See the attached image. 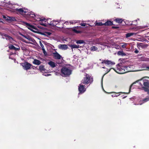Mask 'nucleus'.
Masks as SVG:
<instances>
[{"instance_id":"obj_4","label":"nucleus","mask_w":149,"mask_h":149,"mask_svg":"<svg viewBox=\"0 0 149 149\" xmlns=\"http://www.w3.org/2000/svg\"><path fill=\"white\" fill-rule=\"evenodd\" d=\"M128 67L125 66L123 67H122L123 68H120V67L119 65H118L117 67V70H118V71H116V72L120 74H122L126 73L129 71L127 69Z\"/></svg>"},{"instance_id":"obj_20","label":"nucleus","mask_w":149,"mask_h":149,"mask_svg":"<svg viewBox=\"0 0 149 149\" xmlns=\"http://www.w3.org/2000/svg\"><path fill=\"white\" fill-rule=\"evenodd\" d=\"M114 21L118 23L121 24L122 23L123 20L122 19L117 18L115 19Z\"/></svg>"},{"instance_id":"obj_34","label":"nucleus","mask_w":149,"mask_h":149,"mask_svg":"<svg viewBox=\"0 0 149 149\" xmlns=\"http://www.w3.org/2000/svg\"><path fill=\"white\" fill-rule=\"evenodd\" d=\"M95 25L96 26H102L104 25V23L103 24L101 22H96Z\"/></svg>"},{"instance_id":"obj_17","label":"nucleus","mask_w":149,"mask_h":149,"mask_svg":"<svg viewBox=\"0 0 149 149\" xmlns=\"http://www.w3.org/2000/svg\"><path fill=\"white\" fill-rule=\"evenodd\" d=\"M48 20H47L45 18L42 19L41 18V19L40 21L39 22L40 23V24L41 25L44 26H47L46 24L45 23H42V22L44 21L45 22H48Z\"/></svg>"},{"instance_id":"obj_27","label":"nucleus","mask_w":149,"mask_h":149,"mask_svg":"<svg viewBox=\"0 0 149 149\" xmlns=\"http://www.w3.org/2000/svg\"><path fill=\"white\" fill-rule=\"evenodd\" d=\"M130 92H129V91L128 93H125V92H120L118 93H116V94H115V95H114V97H118V96H119L120 94V93H124V94H128Z\"/></svg>"},{"instance_id":"obj_28","label":"nucleus","mask_w":149,"mask_h":149,"mask_svg":"<svg viewBox=\"0 0 149 149\" xmlns=\"http://www.w3.org/2000/svg\"><path fill=\"white\" fill-rule=\"evenodd\" d=\"M134 35H136L135 33H127L126 34V37L127 38H128V37H131V36H133Z\"/></svg>"},{"instance_id":"obj_39","label":"nucleus","mask_w":149,"mask_h":149,"mask_svg":"<svg viewBox=\"0 0 149 149\" xmlns=\"http://www.w3.org/2000/svg\"><path fill=\"white\" fill-rule=\"evenodd\" d=\"M119 27L117 26H112V28L113 29H118Z\"/></svg>"},{"instance_id":"obj_14","label":"nucleus","mask_w":149,"mask_h":149,"mask_svg":"<svg viewBox=\"0 0 149 149\" xmlns=\"http://www.w3.org/2000/svg\"><path fill=\"white\" fill-rule=\"evenodd\" d=\"M58 22H60L61 23L58 24L56 27L59 28H63L64 26V21L61 20H58Z\"/></svg>"},{"instance_id":"obj_2","label":"nucleus","mask_w":149,"mask_h":149,"mask_svg":"<svg viewBox=\"0 0 149 149\" xmlns=\"http://www.w3.org/2000/svg\"><path fill=\"white\" fill-rule=\"evenodd\" d=\"M81 81V83L85 84H90L93 81V78L90 75L86 74Z\"/></svg>"},{"instance_id":"obj_21","label":"nucleus","mask_w":149,"mask_h":149,"mask_svg":"<svg viewBox=\"0 0 149 149\" xmlns=\"http://www.w3.org/2000/svg\"><path fill=\"white\" fill-rule=\"evenodd\" d=\"M3 37H4L6 40H10L11 39H13V38L11 37L8 36L5 33L3 34Z\"/></svg>"},{"instance_id":"obj_29","label":"nucleus","mask_w":149,"mask_h":149,"mask_svg":"<svg viewBox=\"0 0 149 149\" xmlns=\"http://www.w3.org/2000/svg\"><path fill=\"white\" fill-rule=\"evenodd\" d=\"M29 15V17H31L32 18H34V17H35V15L33 13H28L26 14Z\"/></svg>"},{"instance_id":"obj_42","label":"nucleus","mask_w":149,"mask_h":149,"mask_svg":"<svg viewBox=\"0 0 149 149\" xmlns=\"http://www.w3.org/2000/svg\"><path fill=\"white\" fill-rule=\"evenodd\" d=\"M40 46L42 47V48H44V45L42 44L40 41Z\"/></svg>"},{"instance_id":"obj_5","label":"nucleus","mask_w":149,"mask_h":149,"mask_svg":"<svg viewBox=\"0 0 149 149\" xmlns=\"http://www.w3.org/2000/svg\"><path fill=\"white\" fill-rule=\"evenodd\" d=\"M22 23L24 25L26 26L29 29L33 32H35L33 30V29L37 30H38L36 27L29 23L24 21L22 22Z\"/></svg>"},{"instance_id":"obj_9","label":"nucleus","mask_w":149,"mask_h":149,"mask_svg":"<svg viewBox=\"0 0 149 149\" xmlns=\"http://www.w3.org/2000/svg\"><path fill=\"white\" fill-rule=\"evenodd\" d=\"M78 87L79 91L80 93H83L85 91L86 89L83 85L80 84Z\"/></svg>"},{"instance_id":"obj_15","label":"nucleus","mask_w":149,"mask_h":149,"mask_svg":"<svg viewBox=\"0 0 149 149\" xmlns=\"http://www.w3.org/2000/svg\"><path fill=\"white\" fill-rule=\"evenodd\" d=\"M148 45L147 44H145L143 43H140L138 44V47H141L142 48H146Z\"/></svg>"},{"instance_id":"obj_23","label":"nucleus","mask_w":149,"mask_h":149,"mask_svg":"<svg viewBox=\"0 0 149 149\" xmlns=\"http://www.w3.org/2000/svg\"><path fill=\"white\" fill-rule=\"evenodd\" d=\"M142 67L144 68V70L149 71V65L143 64L142 65Z\"/></svg>"},{"instance_id":"obj_44","label":"nucleus","mask_w":149,"mask_h":149,"mask_svg":"<svg viewBox=\"0 0 149 149\" xmlns=\"http://www.w3.org/2000/svg\"><path fill=\"white\" fill-rule=\"evenodd\" d=\"M45 33L47 34L48 35H50L51 34V33L50 32H46Z\"/></svg>"},{"instance_id":"obj_31","label":"nucleus","mask_w":149,"mask_h":149,"mask_svg":"<svg viewBox=\"0 0 149 149\" xmlns=\"http://www.w3.org/2000/svg\"><path fill=\"white\" fill-rule=\"evenodd\" d=\"M35 19L37 21H40L41 19V18L39 17V16H36L35 15V17H34Z\"/></svg>"},{"instance_id":"obj_45","label":"nucleus","mask_w":149,"mask_h":149,"mask_svg":"<svg viewBox=\"0 0 149 149\" xmlns=\"http://www.w3.org/2000/svg\"><path fill=\"white\" fill-rule=\"evenodd\" d=\"M42 50L44 54H45V53L46 52L45 50L44 49V48H42Z\"/></svg>"},{"instance_id":"obj_24","label":"nucleus","mask_w":149,"mask_h":149,"mask_svg":"<svg viewBox=\"0 0 149 149\" xmlns=\"http://www.w3.org/2000/svg\"><path fill=\"white\" fill-rule=\"evenodd\" d=\"M48 64L52 68H54L56 66V64L52 61H50L48 63Z\"/></svg>"},{"instance_id":"obj_25","label":"nucleus","mask_w":149,"mask_h":149,"mask_svg":"<svg viewBox=\"0 0 149 149\" xmlns=\"http://www.w3.org/2000/svg\"><path fill=\"white\" fill-rule=\"evenodd\" d=\"M39 70L42 72V71L45 70L46 69L44 68V66L43 65H41L39 67Z\"/></svg>"},{"instance_id":"obj_43","label":"nucleus","mask_w":149,"mask_h":149,"mask_svg":"<svg viewBox=\"0 0 149 149\" xmlns=\"http://www.w3.org/2000/svg\"><path fill=\"white\" fill-rule=\"evenodd\" d=\"M66 24V25H68L69 24V22L68 21H66L65 22H64V24Z\"/></svg>"},{"instance_id":"obj_50","label":"nucleus","mask_w":149,"mask_h":149,"mask_svg":"<svg viewBox=\"0 0 149 149\" xmlns=\"http://www.w3.org/2000/svg\"><path fill=\"white\" fill-rule=\"evenodd\" d=\"M0 22H2V19L0 18Z\"/></svg>"},{"instance_id":"obj_35","label":"nucleus","mask_w":149,"mask_h":149,"mask_svg":"<svg viewBox=\"0 0 149 149\" xmlns=\"http://www.w3.org/2000/svg\"><path fill=\"white\" fill-rule=\"evenodd\" d=\"M72 31L74 33H79L81 32V31H77L74 29H72Z\"/></svg>"},{"instance_id":"obj_19","label":"nucleus","mask_w":149,"mask_h":149,"mask_svg":"<svg viewBox=\"0 0 149 149\" xmlns=\"http://www.w3.org/2000/svg\"><path fill=\"white\" fill-rule=\"evenodd\" d=\"M33 63L36 65H39L41 63V62L38 60L34 59L33 62Z\"/></svg>"},{"instance_id":"obj_8","label":"nucleus","mask_w":149,"mask_h":149,"mask_svg":"<svg viewBox=\"0 0 149 149\" xmlns=\"http://www.w3.org/2000/svg\"><path fill=\"white\" fill-rule=\"evenodd\" d=\"M58 20L57 21L53 20L50 22L49 23L48 22H47V23L49 25L52 26H57L58 24L61 23L60 22H58Z\"/></svg>"},{"instance_id":"obj_18","label":"nucleus","mask_w":149,"mask_h":149,"mask_svg":"<svg viewBox=\"0 0 149 149\" xmlns=\"http://www.w3.org/2000/svg\"><path fill=\"white\" fill-rule=\"evenodd\" d=\"M104 25L105 26H112L113 25H115L113 24V22L109 20L107 21L106 22L104 23Z\"/></svg>"},{"instance_id":"obj_6","label":"nucleus","mask_w":149,"mask_h":149,"mask_svg":"<svg viewBox=\"0 0 149 149\" xmlns=\"http://www.w3.org/2000/svg\"><path fill=\"white\" fill-rule=\"evenodd\" d=\"M22 66L24 69L26 70H29L31 68H34L33 67V66L31 64L28 62H26L22 63Z\"/></svg>"},{"instance_id":"obj_52","label":"nucleus","mask_w":149,"mask_h":149,"mask_svg":"<svg viewBox=\"0 0 149 149\" xmlns=\"http://www.w3.org/2000/svg\"><path fill=\"white\" fill-rule=\"evenodd\" d=\"M102 68H105V67H102Z\"/></svg>"},{"instance_id":"obj_40","label":"nucleus","mask_w":149,"mask_h":149,"mask_svg":"<svg viewBox=\"0 0 149 149\" xmlns=\"http://www.w3.org/2000/svg\"><path fill=\"white\" fill-rule=\"evenodd\" d=\"M86 24L85 23H81L80 24V25H81V26H86Z\"/></svg>"},{"instance_id":"obj_16","label":"nucleus","mask_w":149,"mask_h":149,"mask_svg":"<svg viewBox=\"0 0 149 149\" xmlns=\"http://www.w3.org/2000/svg\"><path fill=\"white\" fill-rule=\"evenodd\" d=\"M6 20L8 22L16 21V19L15 17H8L6 19Z\"/></svg>"},{"instance_id":"obj_48","label":"nucleus","mask_w":149,"mask_h":149,"mask_svg":"<svg viewBox=\"0 0 149 149\" xmlns=\"http://www.w3.org/2000/svg\"><path fill=\"white\" fill-rule=\"evenodd\" d=\"M3 17L5 19H6L7 18H6V17L5 16H3Z\"/></svg>"},{"instance_id":"obj_46","label":"nucleus","mask_w":149,"mask_h":149,"mask_svg":"<svg viewBox=\"0 0 149 149\" xmlns=\"http://www.w3.org/2000/svg\"><path fill=\"white\" fill-rule=\"evenodd\" d=\"M134 52L136 54H137L139 52V51L136 49L134 51Z\"/></svg>"},{"instance_id":"obj_51","label":"nucleus","mask_w":149,"mask_h":149,"mask_svg":"<svg viewBox=\"0 0 149 149\" xmlns=\"http://www.w3.org/2000/svg\"><path fill=\"white\" fill-rule=\"evenodd\" d=\"M41 33L42 35H44V34L42 33Z\"/></svg>"},{"instance_id":"obj_12","label":"nucleus","mask_w":149,"mask_h":149,"mask_svg":"<svg viewBox=\"0 0 149 149\" xmlns=\"http://www.w3.org/2000/svg\"><path fill=\"white\" fill-rule=\"evenodd\" d=\"M8 48L11 50H14L15 51L19 50L20 49V47L19 46H18L17 47H15L12 44L9 45Z\"/></svg>"},{"instance_id":"obj_13","label":"nucleus","mask_w":149,"mask_h":149,"mask_svg":"<svg viewBox=\"0 0 149 149\" xmlns=\"http://www.w3.org/2000/svg\"><path fill=\"white\" fill-rule=\"evenodd\" d=\"M16 11L19 13L20 14H22L23 13H26L27 12V10H23V9L22 8H20L19 9L17 8L16 9Z\"/></svg>"},{"instance_id":"obj_1","label":"nucleus","mask_w":149,"mask_h":149,"mask_svg":"<svg viewBox=\"0 0 149 149\" xmlns=\"http://www.w3.org/2000/svg\"><path fill=\"white\" fill-rule=\"evenodd\" d=\"M139 82V84L142 87H144L147 88H149V82L148 80L143 79V78H142L140 79H139L136 81L132 83L130 86L129 88V92L131 91V88L133 85L136 83V82Z\"/></svg>"},{"instance_id":"obj_36","label":"nucleus","mask_w":149,"mask_h":149,"mask_svg":"<svg viewBox=\"0 0 149 149\" xmlns=\"http://www.w3.org/2000/svg\"><path fill=\"white\" fill-rule=\"evenodd\" d=\"M91 50L94 51L97 50V48L96 47L93 46L91 47Z\"/></svg>"},{"instance_id":"obj_32","label":"nucleus","mask_w":149,"mask_h":149,"mask_svg":"<svg viewBox=\"0 0 149 149\" xmlns=\"http://www.w3.org/2000/svg\"><path fill=\"white\" fill-rule=\"evenodd\" d=\"M142 89L144 90L145 92H147L148 94L149 95V89L148 88L144 87H142Z\"/></svg>"},{"instance_id":"obj_47","label":"nucleus","mask_w":149,"mask_h":149,"mask_svg":"<svg viewBox=\"0 0 149 149\" xmlns=\"http://www.w3.org/2000/svg\"><path fill=\"white\" fill-rule=\"evenodd\" d=\"M21 49H22V50H25V47H21Z\"/></svg>"},{"instance_id":"obj_38","label":"nucleus","mask_w":149,"mask_h":149,"mask_svg":"<svg viewBox=\"0 0 149 149\" xmlns=\"http://www.w3.org/2000/svg\"><path fill=\"white\" fill-rule=\"evenodd\" d=\"M149 100V98H145L142 100V101H143L144 102H146L148 101Z\"/></svg>"},{"instance_id":"obj_30","label":"nucleus","mask_w":149,"mask_h":149,"mask_svg":"<svg viewBox=\"0 0 149 149\" xmlns=\"http://www.w3.org/2000/svg\"><path fill=\"white\" fill-rule=\"evenodd\" d=\"M22 36L23 37L28 40L29 41H31V37L29 35H22Z\"/></svg>"},{"instance_id":"obj_37","label":"nucleus","mask_w":149,"mask_h":149,"mask_svg":"<svg viewBox=\"0 0 149 149\" xmlns=\"http://www.w3.org/2000/svg\"><path fill=\"white\" fill-rule=\"evenodd\" d=\"M113 69V70H114L116 72V70H115V69H114V68H111L109 70V69H107V68H106V69H107V70H106V73H105V74L104 75H103V77L106 74H107V73H108V72H109L111 70V69Z\"/></svg>"},{"instance_id":"obj_3","label":"nucleus","mask_w":149,"mask_h":149,"mask_svg":"<svg viewBox=\"0 0 149 149\" xmlns=\"http://www.w3.org/2000/svg\"><path fill=\"white\" fill-rule=\"evenodd\" d=\"M72 70L68 68L63 67L61 69V75L63 77H66L70 75Z\"/></svg>"},{"instance_id":"obj_53","label":"nucleus","mask_w":149,"mask_h":149,"mask_svg":"<svg viewBox=\"0 0 149 149\" xmlns=\"http://www.w3.org/2000/svg\"><path fill=\"white\" fill-rule=\"evenodd\" d=\"M100 61H101L102 60H101V59H100Z\"/></svg>"},{"instance_id":"obj_11","label":"nucleus","mask_w":149,"mask_h":149,"mask_svg":"<svg viewBox=\"0 0 149 149\" xmlns=\"http://www.w3.org/2000/svg\"><path fill=\"white\" fill-rule=\"evenodd\" d=\"M58 47L60 49L65 50L68 48V46L65 44H60L58 45Z\"/></svg>"},{"instance_id":"obj_7","label":"nucleus","mask_w":149,"mask_h":149,"mask_svg":"<svg viewBox=\"0 0 149 149\" xmlns=\"http://www.w3.org/2000/svg\"><path fill=\"white\" fill-rule=\"evenodd\" d=\"M102 62L101 63L102 64L104 63L106 64H107L108 65H114L115 64V63L114 62H112L111 61H109L108 60H102Z\"/></svg>"},{"instance_id":"obj_22","label":"nucleus","mask_w":149,"mask_h":149,"mask_svg":"<svg viewBox=\"0 0 149 149\" xmlns=\"http://www.w3.org/2000/svg\"><path fill=\"white\" fill-rule=\"evenodd\" d=\"M117 54L118 56H125L126 55V54L124 53L122 50L121 51H119L117 52Z\"/></svg>"},{"instance_id":"obj_49","label":"nucleus","mask_w":149,"mask_h":149,"mask_svg":"<svg viewBox=\"0 0 149 149\" xmlns=\"http://www.w3.org/2000/svg\"><path fill=\"white\" fill-rule=\"evenodd\" d=\"M69 23H70L71 24H73V22H69Z\"/></svg>"},{"instance_id":"obj_26","label":"nucleus","mask_w":149,"mask_h":149,"mask_svg":"<svg viewBox=\"0 0 149 149\" xmlns=\"http://www.w3.org/2000/svg\"><path fill=\"white\" fill-rule=\"evenodd\" d=\"M71 48L72 49L73 48H78L79 47H80L79 45H76L73 44V45H71L70 46Z\"/></svg>"},{"instance_id":"obj_33","label":"nucleus","mask_w":149,"mask_h":149,"mask_svg":"<svg viewBox=\"0 0 149 149\" xmlns=\"http://www.w3.org/2000/svg\"><path fill=\"white\" fill-rule=\"evenodd\" d=\"M84 42L82 40H79L76 42V43L78 44H81L84 43Z\"/></svg>"},{"instance_id":"obj_41","label":"nucleus","mask_w":149,"mask_h":149,"mask_svg":"<svg viewBox=\"0 0 149 149\" xmlns=\"http://www.w3.org/2000/svg\"><path fill=\"white\" fill-rule=\"evenodd\" d=\"M126 45H127V44L126 43H125V44H124L122 45V47L123 48H125L126 47Z\"/></svg>"},{"instance_id":"obj_10","label":"nucleus","mask_w":149,"mask_h":149,"mask_svg":"<svg viewBox=\"0 0 149 149\" xmlns=\"http://www.w3.org/2000/svg\"><path fill=\"white\" fill-rule=\"evenodd\" d=\"M53 56L54 58L56 59H60L62 57L56 51L53 53Z\"/></svg>"}]
</instances>
